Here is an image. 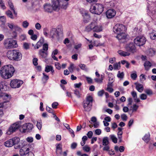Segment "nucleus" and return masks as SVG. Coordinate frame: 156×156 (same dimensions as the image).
<instances>
[{
    "label": "nucleus",
    "mask_w": 156,
    "mask_h": 156,
    "mask_svg": "<svg viewBox=\"0 0 156 156\" xmlns=\"http://www.w3.org/2000/svg\"><path fill=\"white\" fill-rule=\"evenodd\" d=\"M117 76L120 80H122L124 77V73L123 72H121L120 71H119Z\"/></svg>",
    "instance_id": "obj_36"
},
{
    "label": "nucleus",
    "mask_w": 156,
    "mask_h": 156,
    "mask_svg": "<svg viewBox=\"0 0 156 156\" xmlns=\"http://www.w3.org/2000/svg\"><path fill=\"white\" fill-rule=\"evenodd\" d=\"M125 48L126 51L128 52H134L136 50L135 47L133 44L130 43L126 44Z\"/></svg>",
    "instance_id": "obj_18"
},
{
    "label": "nucleus",
    "mask_w": 156,
    "mask_h": 156,
    "mask_svg": "<svg viewBox=\"0 0 156 156\" xmlns=\"http://www.w3.org/2000/svg\"><path fill=\"white\" fill-rule=\"evenodd\" d=\"M131 78L133 80H136L137 77V75L136 72H134L133 73H132L131 75Z\"/></svg>",
    "instance_id": "obj_48"
},
{
    "label": "nucleus",
    "mask_w": 156,
    "mask_h": 156,
    "mask_svg": "<svg viewBox=\"0 0 156 156\" xmlns=\"http://www.w3.org/2000/svg\"><path fill=\"white\" fill-rule=\"evenodd\" d=\"M93 98L90 96L87 97L85 101L83 102V108L84 110L87 112L89 111L91 109L92 105Z\"/></svg>",
    "instance_id": "obj_8"
},
{
    "label": "nucleus",
    "mask_w": 156,
    "mask_h": 156,
    "mask_svg": "<svg viewBox=\"0 0 156 156\" xmlns=\"http://www.w3.org/2000/svg\"><path fill=\"white\" fill-rule=\"evenodd\" d=\"M150 135L149 133L146 134L142 138V140L146 143H148L150 140Z\"/></svg>",
    "instance_id": "obj_29"
},
{
    "label": "nucleus",
    "mask_w": 156,
    "mask_h": 156,
    "mask_svg": "<svg viewBox=\"0 0 156 156\" xmlns=\"http://www.w3.org/2000/svg\"><path fill=\"white\" fill-rule=\"evenodd\" d=\"M49 35L50 37L53 39H58L59 38V34L56 28H52L50 31Z\"/></svg>",
    "instance_id": "obj_12"
},
{
    "label": "nucleus",
    "mask_w": 156,
    "mask_h": 156,
    "mask_svg": "<svg viewBox=\"0 0 156 156\" xmlns=\"http://www.w3.org/2000/svg\"><path fill=\"white\" fill-rule=\"evenodd\" d=\"M15 30V31L13 32L14 34H15V35L13 37L14 38L16 36V32L17 31L19 33L21 32L22 31V29L19 26H18L17 25H14V28L13 29Z\"/></svg>",
    "instance_id": "obj_28"
},
{
    "label": "nucleus",
    "mask_w": 156,
    "mask_h": 156,
    "mask_svg": "<svg viewBox=\"0 0 156 156\" xmlns=\"http://www.w3.org/2000/svg\"><path fill=\"white\" fill-rule=\"evenodd\" d=\"M26 140L29 143H32L33 141V138L31 137H28L26 138Z\"/></svg>",
    "instance_id": "obj_55"
},
{
    "label": "nucleus",
    "mask_w": 156,
    "mask_h": 156,
    "mask_svg": "<svg viewBox=\"0 0 156 156\" xmlns=\"http://www.w3.org/2000/svg\"><path fill=\"white\" fill-rule=\"evenodd\" d=\"M79 66L82 69L85 71H87L88 70V69L84 64H80L79 65Z\"/></svg>",
    "instance_id": "obj_41"
},
{
    "label": "nucleus",
    "mask_w": 156,
    "mask_h": 156,
    "mask_svg": "<svg viewBox=\"0 0 156 156\" xmlns=\"http://www.w3.org/2000/svg\"><path fill=\"white\" fill-rule=\"evenodd\" d=\"M33 150L30 145H25L24 146L20 149L19 154L21 156H34L32 152Z\"/></svg>",
    "instance_id": "obj_5"
},
{
    "label": "nucleus",
    "mask_w": 156,
    "mask_h": 156,
    "mask_svg": "<svg viewBox=\"0 0 156 156\" xmlns=\"http://www.w3.org/2000/svg\"><path fill=\"white\" fill-rule=\"evenodd\" d=\"M105 73L108 76V77L109 78V81L113 82L114 76L112 75V74L110 73H108L106 71H105Z\"/></svg>",
    "instance_id": "obj_33"
},
{
    "label": "nucleus",
    "mask_w": 156,
    "mask_h": 156,
    "mask_svg": "<svg viewBox=\"0 0 156 156\" xmlns=\"http://www.w3.org/2000/svg\"><path fill=\"white\" fill-rule=\"evenodd\" d=\"M154 6V3L147 6V12L150 16H153L156 13V7Z\"/></svg>",
    "instance_id": "obj_16"
},
{
    "label": "nucleus",
    "mask_w": 156,
    "mask_h": 156,
    "mask_svg": "<svg viewBox=\"0 0 156 156\" xmlns=\"http://www.w3.org/2000/svg\"><path fill=\"white\" fill-rule=\"evenodd\" d=\"M8 26L9 28L11 30L13 29L14 28V25L13 23H7Z\"/></svg>",
    "instance_id": "obj_59"
},
{
    "label": "nucleus",
    "mask_w": 156,
    "mask_h": 156,
    "mask_svg": "<svg viewBox=\"0 0 156 156\" xmlns=\"http://www.w3.org/2000/svg\"><path fill=\"white\" fill-rule=\"evenodd\" d=\"M109 143L108 138V137H105L103 139L102 144L103 145H108Z\"/></svg>",
    "instance_id": "obj_35"
},
{
    "label": "nucleus",
    "mask_w": 156,
    "mask_h": 156,
    "mask_svg": "<svg viewBox=\"0 0 156 156\" xmlns=\"http://www.w3.org/2000/svg\"><path fill=\"white\" fill-rule=\"evenodd\" d=\"M48 49V45L47 44H44L43 46V50L44 51H47Z\"/></svg>",
    "instance_id": "obj_52"
},
{
    "label": "nucleus",
    "mask_w": 156,
    "mask_h": 156,
    "mask_svg": "<svg viewBox=\"0 0 156 156\" xmlns=\"http://www.w3.org/2000/svg\"><path fill=\"white\" fill-rule=\"evenodd\" d=\"M35 27L37 30H40L41 29V26L39 23H37L35 25Z\"/></svg>",
    "instance_id": "obj_62"
},
{
    "label": "nucleus",
    "mask_w": 156,
    "mask_h": 156,
    "mask_svg": "<svg viewBox=\"0 0 156 156\" xmlns=\"http://www.w3.org/2000/svg\"><path fill=\"white\" fill-rule=\"evenodd\" d=\"M116 13L115 11L113 9H109L106 12V17L108 19H111L114 17L115 16Z\"/></svg>",
    "instance_id": "obj_19"
},
{
    "label": "nucleus",
    "mask_w": 156,
    "mask_h": 156,
    "mask_svg": "<svg viewBox=\"0 0 156 156\" xmlns=\"http://www.w3.org/2000/svg\"><path fill=\"white\" fill-rule=\"evenodd\" d=\"M15 71L14 68L12 65L4 66L0 69V76L4 79H9L13 75Z\"/></svg>",
    "instance_id": "obj_2"
},
{
    "label": "nucleus",
    "mask_w": 156,
    "mask_h": 156,
    "mask_svg": "<svg viewBox=\"0 0 156 156\" xmlns=\"http://www.w3.org/2000/svg\"><path fill=\"white\" fill-rule=\"evenodd\" d=\"M17 41L11 38L5 39L3 43L5 47L7 49H11L17 46Z\"/></svg>",
    "instance_id": "obj_7"
},
{
    "label": "nucleus",
    "mask_w": 156,
    "mask_h": 156,
    "mask_svg": "<svg viewBox=\"0 0 156 156\" xmlns=\"http://www.w3.org/2000/svg\"><path fill=\"white\" fill-rule=\"evenodd\" d=\"M109 137L114 143H117V139L114 135H109Z\"/></svg>",
    "instance_id": "obj_37"
},
{
    "label": "nucleus",
    "mask_w": 156,
    "mask_h": 156,
    "mask_svg": "<svg viewBox=\"0 0 156 156\" xmlns=\"http://www.w3.org/2000/svg\"><path fill=\"white\" fill-rule=\"evenodd\" d=\"M104 8V6L102 4L97 3L91 5L90 10L92 13L100 15L103 12Z\"/></svg>",
    "instance_id": "obj_6"
},
{
    "label": "nucleus",
    "mask_w": 156,
    "mask_h": 156,
    "mask_svg": "<svg viewBox=\"0 0 156 156\" xmlns=\"http://www.w3.org/2000/svg\"><path fill=\"white\" fill-rule=\"evenodd\" d=\"M135 84L136 85V89L140 93L142 92L144 90L143 85L142 84L137 83H135Z\"/></svg>",
    "instance_id": "obj_25"
},
{
    "label": "nucleus",
    "mask_w": 156,
    "mask_h": 156,
    "mask_svg": "<svg viewBox=\"0 0 156 156\" xmlns=\"http://www.w3.org/2000/svg\"><path fill=\"white\" fill-rule=\"evenodd\" d=\"M80 12L83 17V21L85 23H88L90 20V16L88 11L83 9L80 10Z\"/></svg>",
    "instance_id": "obj_14"
},
{
    "label": "nucleus",
    "mask_w": 156,
    "mask_h": 156,
    "mask_svg": "<svg viewBox=\"0 0 156 156\" xmlns=\"http://www.w3.org/2000/svg\"><path fill=\"white\" fill-rule=\"evenodd\" d=\"M121 117L122 119L124 121H126L127 119V115L124 114L121 115Z\"/></svg>",
    "instance_id": "obj_49"
},
{
    "label": "nucleus",
    "mask_w": 156,
    "mask_h": 156,
    "mask_svg": "<svg viewBox=\"0 0 156 156\" xmlns=\"http://www.w3.org/2000/svg\"><path fill=\"white\" fill-rule=\"evenodd\" d=\"M47 111L49 113H52L54 114L53 110L51 108H49L48 106H47L46 108Z\"/></svg>",
    "instance_id": "obj_63"
},
{
    "label": "nucleus",
    "mask_w": 156,
    "mask_h": 156,
    "mask_svg": "<svg viewBox=\"0 0 156 156\" xmlns=\"http://www.w3.org/2000/svg\"><path fill=\"white\" fill-rule=\"evenodd\" d=\"M93 43L94 45L96 47L99 46H101L102 45V44L101 43H100L99 41H94Z\"/></svg>",
    "instance_id": "obj_53"
},
{
    "label": "nucleus",
    "mask_w": 156,
    "mask_h": 156,
    "mask_svg": "<svg viewBox=\"0 0 156 156\" xmlns=\"http://www.w3.org/2000/svg\"><path fill=\"white\" fill-rule=\"evenodd\" d=\"M118 52L119 54L121 56H129L130 55V54L129 52L123 51L122 50H119L118 51Z\"/></svg>",
    "instance_id": "obj_32"
},
{
    "label": "nucleus",
    "mask_w": 156,
    "mask_h": 156,
    "mask_svg": "<svg viewBox=\"0 0 156 156\" xmlns=\"http://www.w3.org/2000/svg\"><path fill=\"white\" fill-rule=\"evenodd\" d=\"M131 94L134 98L135 102H139L140 101L139 98H137V94L136 91H133L131 92Z\"/></svg>",
    "instance_id": "obj_31"
},
{
    "label": "nucleus",
    "mask_w": 156,
    "mask_h": 156,
    "mask_svg": "<svg viewBox=\"0 0 156 156\" xmlns=\"http://www.w3.org/2000/svg\"><path fill=\"white\" fill-rule=\"evenodd\" d=\"M44 43V39L43 38H41L39 41L37 43L36 45L34 46L35 48L38 49Z\"/></svg>",
    "instance_id": "obj_27"
},
{
    "label": "nucleus",
    "mask_w": 156,
    "mask_h": 156,
    "mask_svg": "<svg viewBox=\"0 0 156 156\" xmlns=\"http://www.w3.org/2000/svg\"><path fill=\"white\" fill-rule=\"evenodd\" d=\"M150 38L152 40H156V31L153 30L152 32L149 33Z\"/></svg>",
    "instance_id": "obj_34"
},
{
    "label": "nucleus",
    "mask_w": 156,
    "mask_h": 156,
    "mask_svg": "<svg viewBox=\"0 0 156 156\" xmlns=\"http://www.w3.org/2000/svg\"><path fill=\"white\" fill-rule=\"evenodd\" d=\"M52 67L51 66L47 65L45 66V71L47 73H48L50 72L51 69L52 70Z\"/></svg>",
    "instance_id": "obj_42"
},
{
    "label": "nucleus",
    "mask_w": 156,
    "mask_h": 156,
    "mask_svg": "<svg viewBox=\"0 0 156 156\" xmlns=\"http://www.w3.org/2000/svg\"><path fill=\"white\" fill-rule=\"evenodd\" d=\"M43 76L42 78V80L43 81L45 80L47 81L49 79V77L48 75L44 73H43Z\"/></svg>",
    "instance_id": "obj_44"
},
{
    "label": "nucleus",
    "mask_w": 156,
    "mask_h": 156,
    "mask_svg": "<svg viewBox=\"0 0 156 156\" xmlns=\"http://www.w3.org/2000/svg\"><path fill=\"white\" fill-rule=\"evenodd\" d=\"M85 30L87 32L93 31L94 32H100L102 31L103 27L101 24H98L97 23L94 21L86 27Z\"/></svg>",
    "instance_id": "obj_4"
},
{
    "label": "nucleus",
    "mask_w": 156,
    "mask_h": 156,
    "mask_svg": "<svg viewBox=\"0 0 156 156\" xmlns=\"http://www.w3.org/2000/svg\"><path fill=\"white\" fill-rule=\"evenodd\" d=\"M7 56L9 60L16 61L20 60L22 57V54L18 50H14L8 51Z\"/></svg>",
    "instance_id": "obj_3"
},
{
    "label": "nucleus",
    "mask_w": 156,
    "mask_h": 156,
    "mask_svg": "<svg viewBox=\"0 0 156 156\" xmlns=\"http://www.w3.org/2000/svg\"><path fill=\"white\" fill-rule=\"evenodd\" d=\"M39 55L41 58H45L48 55V51H44L42 49H40L39 51Z\"/></svg>",
    "instance_id": "obj_24"
},
{
    "label": "nucleus",
    "mask_w": 156,
    "mask_h": 156,
    "mask_svg": "<svg viewBox=\"0 0 156 156\" xmlns=\"http://www.w3.org/2000/svg\"><path fill=\"white\" fill-rule=\"evenodd\" d=\"M75 68L74 64L73 63H71L69 66L68 67V69L69 71L71 73H73V72L74 69Z\"/></svg>",
    "instance_id": "obj_40"
},
{
    "label": "nucleus",
    "mask_w": 156,
    "mask_h": 156,
    "mask_svg": "<svg viewBox=\"0 0 156 156\" xmlns=\"http://www.w3.org/2000/svg\"><path fill=\"white\" fill-rule=\"evenodd\" d=\"M18 140L17 142L14 143V148L15 149H20L23 148L26 144V142L25 141H20V139L18 138Z\"/></svg>",
    "instance_id": "obj_17"
},
{
    "label": "nucleus",
    "mask_w": 156,
    "mask_h": 156,
    "mask_svg": "<svg viewBox=\"0 0 156 156\" xmlns=\"http://www.w3.org/2000/svg\"><path fill=\"white\" fill-rule=\"evenodd\" d=\"M8 4L9 7H10L11 9H13L14 8V6L12 2L11 1H9L8 2Z\"/></svg>",
    "instance_id": "obj_60"
},
{
    "label": "nucleus",
    "mask_w": 156,
    "mask_h": 156,
    "mask_svg": "<svg viewBox=\"0 0 156 156\" xmlns=\"http://www.w3.org/2000/svg\"><path fill=\"white\" fill-rule=\"evenodd\" d=\"M44 10L48 12H51L54 10L53 7L50 3H46L44 5Z\"/></svg>",
    "instance_id": "obj_21"
},
{
    "label": "nucleus",
    "mask_w": 156,
    "mask_h": 156,
    "mask_svg": "<svg viewBox=\"0 0 156 156\" xmlns=\"http://www.w3.org/2000/svg\"><path fill=\"white\" fill-rule=\"evenodd\" d=\"M5 13L9 17L11 18V19L13 18L12 13L10 10H8L6 11L5 12Z\"/></svg>",
    "instance_id": "obj_43"
},
{
    "label": "nucleus",
    "mask_w": 156,
    "mask_h": 156,
    "mask_svg": "<svg viewBox=\"0 0 156 156\" xmlns=\"http://www.w3.org/2000/svg\"><path fill=\"white\" fill-rule=\"evenodd\" d=\"M83 150L86 152H89L90 149V148L87 145H85L83 147Z\"/></svg>",
    "instance_id": "obj_45"
},
{
    "label": "nucleus",
    "mask_w": 156,
    "mask_h": 156,
    "mask_svg": "<svg viewBox=\"0 0 156 156\" xmlns=\"http://www.w3.org/2000/svg\"><path fill=\"white\" fill-rule=\"evenodd\" d=\"M145 92L148 95L152 94V91L150 89H147L145 91Z\"/></svg>",
    "instance_id": "obj_58"
},
{
    "label": "nucleus",
    "mask_w": 156,
    "mask_h": 156,
    "mask_svg": "<svg viewBox=\"0 0 156 156\" xmlns=\"http://www.w3.org/2000/svg\"><path fill=\"white\" fill-rule=\"evenodd\" d=\"M138 106L136 105V104H134L133 105L132 111L133 112L136 111L138 108Z\"/></svg>",
    "instance_id": "obj_61"
},
{
    "label": "nucleus",
    "mask_w": 156,
    "mask_h": 156,
    "mask_svg": "<svg viewBox=\"0 0 156 156\" xmlns=\"http://www.w3.org/2000/svg\"><path fill=\"white\" fill-rule=\"evenodd\" d=\"M120 68V62L115 63L113 65V69L115 70L119 69Z\"/></svg>",
    "instance_id": "obj_38"
},
{
    "label": "nucleus",
    "mask_w": 156,
    "mask_h": 156,
    "mask_svg": "<svg viewBox=\"0 0 156 156\" xmlns=\"http://www.w3.org/2000/svg\"><path fill=\"white\" fill-rule=\"evenodd\" d=\"M23 83V81L22 80L14 79L11 81L10 85L11 87L16 88L20 87Z\"/></svg>",
    "instance_id": "obj_11"
},
{
    "label": "nucleus",
    "mask_w": 156,
    "mask_h": 156,
    "mask_svg": "<svg viewBox=\"0 0 156 156\" xmlns=\"http://www.w3.org/2000/svg\"><path fill=\"white\" fill-rule=\"evenodd\" d=\"M18 139V137H14L5 142L4 145L5 146L8 147H11L13 145L14 146V143L17 142Z\"/></svg>",
    "instance_id": "obj_15"
},
{
    "label": "nucleus",
    "mask_w": 156,
    "mask_h": 156,
    "mask_svg": "<svg viewBox=\"0 0 156 156\" xmlns=\"http://www.w3.org/2000/svg\"><path fill=\"white\" fill-rule=\"evenodd\" d=\"M77 155L78 156H89L86 154H82L81 152L80 151H78L76 152Z\"/></svg>",
    "instance_id": "obj_56"
},
{
    "label": "nucleus",
    "mask_w": 156,
    "mask_h": 156,
    "mask_svg": "<svg viewBox=\"0 0 156 156\" xmlns=\"http://www.w3.org/2000/svg\"><path fill=\"white\" fill-rule=\"evenodd\" d=\"M2 98L5 101H4L2 104H0V108H2L4 107H5V104L6 103H8L10 98V97L6 93L2 92H0V98Z\"/></svg>",
    "instance_id": "obj_10"
},
{
    "label": "nucleus",
    "mask_w": 156,
    "mask_h": 156,
    "mask_svg": "<svg viewBox=\"0 0 156 156\" xmlns=\"http://www.w3.org/2000/svg\"><path fill=\"white\" fill-rule=\"evenodd\" d=\"M20 125L18 122H16L12 124L9 128L7 133L10 135L14 132H15L20 127Z\"/></svg>",
    "instance_id": "obj_13"
},
{
    "label": "nucleus",
    "mask_w": 156,
    "mask_h": 156,
    "mask_svg": "<svg viewBox=\"0 0 156 156\" xmlns=\"http://www.w3.org/2000/svg\"><path fill=\"white\" fill-rule=\"evenodd\" d=\"M56 149L57 151L60 150V152L62 151V145L60 144H56Z\"/></svg>",
    "instance_id": "obj_51"
},
{
    "label": "nucleus",
    "mask_w": 156,
    "mask_h": 156,
    "mask_svg": "<svg viewBox=\"0 0 156 156\" xmlns=\"http://www.w3.org/2000/svg\"><path fill=\"white\" fill-rule=\"evenodd\" d=\"M148 54L150 56H152L155 54V51L153 48L149 49L147 51Z\"/></svg>",
    "instance_id": "obj_39"
},
{
    "label": "nucleus",
    "mask_w": 156,
    "mask_h": 156,
    "mask_svg": "<svg viewBox=\"0 0 156 156\" xmlns=\"http://www.w3.org/2000/svg\"><path fill=\"white\" fill-rule=\"evenodd\" d=\"M151 63L148 61H147L145 62L144 66L145 70H148L151 66Z\"/></svg>",
    "instance_id": "obj_30"
},
{
    "label": "nucleus",
    "mask_w": 156,
    "mask_h": 156,
    "mask_svg": "<svg viewBox=\"0 0 156 156\" xmlns=\"http://www.w3.org/2000/svg\"><path fill=\"white\" fill-rule=\"evenodd\" d=\"M146 41L145 37L142 36H140L136 37L134 40V44L137 46H140L144 45Z\"/></svg>",
    "instance_id": "obj_9"
},
{
    "label": "nucleus",
    "mask_w": 156,
    "mask_h": 156,
    "mask_svg": "<svg viewBox=\"0 0 156 156\" xmlns=\"http://www.w3.org/2000/svg\"><path fill=\"white\" fill-rule=\"evenodd\" d=\"M29 23L27 21H23L22 23V26L24 28H27L29 26Z\"/></svg>",
    "instance_id": "obj_47"
},
{
    "label": "nucleus",
    "mask_w": 156,
    "mask_h": 156,
    "mask_svg": "<svg viewBox=\"0 0 156 156\" xmlns=\"http://www.w3.org/2000/svg\"><path fill=\"white\" fill-rule=\"evenodd\" d=\"M55 66L56 68L58 70L60 69L61 68V65L58 62L55 63Z\"/></svg>",
    "instance_id": "obj_64"
},
{
    "label": "nucleus",
    "mask_w": 156,
    "mask_h": 156,
    "mask_svg": "<svg viewBox=\"0 0 156 156\" xmlns=\"http://www.w3.org/2000/svg\"><path fill=\"white\" fill-rule=\"evenodd\" d=\"M23 130L25 132H30L33 128V125L30 123H25L23 125Z\"/></svg>",
    "instance_id": "obj_20"
},
{
    "label": "nucleus",
    "mask_w": 156,
    "mask_h": 156,
    "mask_svg": "<svg viewBox=\"0 0 156 156\" xmlns=\"http://www.w3.org/2000/svg\"><path fill=\"white\" fill-rule=\"evenodd\" d=\"M37 126L38 129L39 130L41 129L42 127V122L41 121H40V122H37Z\"/></svg>",
    "instance_id": "obj_46"
},
{
    "label": "nucleus",
    "mask_w": 156,
    "mask_h": 156,
    "mask_svg": "<svg viewBox=\"0 0 156 156\" xmlns=\"http://www.w3.org/2000/svg\"><path fill=\"white\" fill-rule=\"evenodd\" d=\"M127 29L126 27L121 24H117L114 27L113 30L114 33L117 35L116 37L120 42L123 43L126 37L125 33Z\"/></svg>",
    "instance_id": "obj_1"
},
{
    "label": "nucleus",
    "mask_w": 156,
    "mask_h": 156,
    "mask_svg": "<svg viewBox=\"0 0 156 156\" xmlns=\"http://www.w3.org/2000/svg\"><path fill=\"white\" fill-rule=\"evenodd\" d=\"M52 3V6L54 10H58L60 8L59 2L58 0H51Z\"/></svg>",
    "instance_id": "obj_22"
},
{
    "label": "nucleus",
    "mask_w": 156,
    "mask_h": 156,
    "mask_svg": "<svg viewBox=\"0 0 156 156\" xmlns=\"http://www.w3.org/2000/svg\"><path fill=\"white\" fill-rule=\"evenodd\" d=\"M0 7L3 9H6V7L3 2L2 0H0Z\"/></svg>",
    "instance_id": "obj_54"
},
{
    "label": "nucleus",
    "mask_w": 156,
    "mask_h": 156,
    "mask_svg": "<svg viewBox=\"0 0 156 156\" xmlns=\"http://www.w3.org/2000/svg\"><path fill=\"white\" fill-rule=\"evenodd\" d=\"M140 98L141 100H144L147 99V96L145 94H142L140 95Z\"/></svg>",
    "instance_id": "obj_57"
},
{
    "label": "nucleus",
    "mask_w": 156,
    "mask_h": 156,
    "mask_svg": "<svg viewBox=\"0 0 156 156\" xmlns=\"http://www.w3.org/2000/svg\"><path fill=\"white\" fill-rule=\"evenodd\" d=\"M8 89V84L4 82H2L0 83V90L1 91H5Z\"/></svg>",
    "instance_id": "obj_23"
},
{
    "label": "nucleus",
    "mask_w": 156,
    "mask_h": 156,
    "mask_svg": "<svg viewBox=\"0 0 156 156\" xmlns=\"http://www.w3.org/2000/svg\"><path fill=\"white\" fill-rule=\"evenodd\" d=\"M74 94L78 98L80 97V94L79 91L77 89L74 90Z\"/></svg>",
    "instance_id": "obj_50"
},
{
    "label": "nucleus",
    "mask_w": 156,
    "mask_h": 156,
    "mask_svg": "<svg viewBox=\"0 0 156 156\" xmlns=\"http://www.w3.org/2000/svg\"><path fill=\"white\" fill-rule=\"evenodd\" d=\"M122 129L120 127L118 128L119 131L118 133V138L119 140V142H122V135L123 133L122 131Z\"/></svg>",
    "instance_id": "obj_26"
}]
</instances>
